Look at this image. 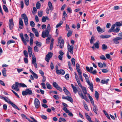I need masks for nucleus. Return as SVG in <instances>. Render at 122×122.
Returning a JSON list of instances; mask_svg holds the SVG:
<instances>
[{"mask_svg": "<svg viewBox=\"0 0 122 122\" xmlns=\"http://www.w3.org/2000/svg\"><path fill=\"white\" fill-rule=\"evenodd\" d=\"M30 24L31 26L32 27H34L35 26V24L33 21H30Z\"/></svg>", "mask_w": 122, "mask_h": 122, "instance_id": "55", "label": "nucleus"}, {"mask_svg": "<svg viewBox=\"0 0 122 122\" xmlns=\"http://www.w3.org/2000/svg\"><path fill=\"white\" fill-rule=\"evenodd\" d=\"M25 1V4L27 6H28L29 4V0H24Z\"/></svg>", "mask_w": 122, "mask_h": 122, "instance_id": "58", "label": "nucleus"}, {"mask_svg": "<svg viewBox=\"0 0 122 122\" xmlns=\"http://www.w3.org/2000/svg\"><path fill=\"white\" fill-rule=\"evenodd\" d=\"M116 26V25L115 24L113 25L111 28L109 30L108 32H112L113 30L114 29V28Z\"/></svg>", "mask_w": 122, "mask_h": 122, "instance_id": "27", "label": "nucleus"}, {"mask_svg": "<svg viewBox=\"0 0 122 122\" xmlns=\"http://www.w3.org/2000/svg\"><path fill=\"white\" fill-rule=\"evenodd\" d=\"M71 86L73 89L74 93L75 94H76L78 92V90L76 87L74 86L73 84H71Z\"/></svg>", "mask_w": 122, "mask_h": 122, "instance_id": "23", "label": "nucleus"}, {"mask_svg": "<svg viewBox=\"0 0 122 122\" xmlns=\"http://www.w3.org/2000/svg\"><path fill=\"white\" fill-rule=\"evenodd\" d=\"M53 86L56 88L59 86L58 84L56 82H53Z\"/></svg>", "mask_w": 122, "mask_h": 122, "instance_id": "51", "label": "nucleus"}, {"mask_svg": "<svg viewBox=\"0 0 122 122\" xmlns=\"http://www.w3.org/2000/svg\"><path fill=\"white\" fill-rule=\"evenodd\" d=\"M64 46V40H61L60 45V47L61 48H62Z\"/></svg>", "mask_w": 122, "mask_h": 122, "instance_id": "38", "label": "nucleus"}, {"mask_svg": "<svg viewBox=\"0 0 122 122\" xmlns=\"http://www.w3.org/2000/svg\"><path fill=\"white\" fill-rule=\"evenodd\" d=\"M23 21L22 19L20 18L19 19V27L21 29H23Z\"/></svg>", "mask_w": 122, "mask_h": 122, "instance_id": "19", "label": "nucleus"}, {"mask_svg": "<svg viewBox=\"0 0 122 122\" xmlns=\"http://www.w3.org/2000/svg\"><path fill=\"white\" fill-rule=\"evenodd\" d=\"M100 58L101 59L104 60H106L105 56L104 55H102L101 56H100Z\"/></svg>", "mask_w": 122, "mask_h": 122, "instance_id": "57", "label": "nucleus"}, {"mask_svg": "<svg viewBox=\"0 0 122 122\" xmlns=\"http://www.w3.org/2000/svg\"><path fill=\"white\" fill-rule=\"evenodd\" d=\"M3 8L5 12L7 13L9 12L8 10L5 5H3Z\"/></svg>", "mask_w": 122, "mask_h": 122, "instance_id": "35", "label": "nucleus"}, {"mask_svg": "<svg viewBox=\"0 0 122 122\" xmlns=\"http://www.w3.org/2000/svg\"><path fill=\"white\" fill-rule=\"evenodd\" d=\"M76 69L77 71V72L79 71H81V70L80 69V65L78 63H77L76 65Z\"/></svg>", "mask_w": 122, "mask_h": 122, "instance_id": "37", "label": "nucleus"}, {"mask_svg": "<svg viewBox=\"0 0 122 122\" xmlns=\"http://www.w3.org/2000/svg\"><path fill=\"white\" fill-rule=\"evenodd\" d=\"M78 93L79 95L81 98L83 99H84L86 101H87V98L86 97V95H83L81 90L79 91L78 92Z\"/></svg>", "mask_w": 122, "mask_h": 122, "instance_id": "14", "label": "nucleus"}, {"mask_svg": "<svg viewBox=\"0 0 122 122\" xmlns=\"http://www.w3.org/2000/svg\"><path fill=\"white\" fill-rule=\"evenodd\" d=\"M83 75L85 78L86 82L87 83L88 85L89 86L90 89L92 92H93V84L92 83V82H90L89 77L87 75L83 73Z\"/></svg>", "mask_w": 122, "mask_h": 122, "instance_id": "3", "label": "nucleus"}, {"mask_svg": "<svg viewBox=\"0 0 122 122\" xmlns=\"http://www.w3.org/2000/svg\"><path fill=\"white\" fill-rule=\"evenodd\" d=\"M82 90V91L84 94V95H86L87 93V91L86 90V87L82 86L81 87Z\"/></svg>", "mask_w": 122, "mask_h": 122, "instance_id": "25", "label": "nucleus"}, {"mask_svg": "<svg viewBox=\"0 0 122 122\" xmlns=\"http://www.w3.org/2000/svg\"><path fill=\"white\" fill-rule=\"evenodd\" d=\"M23 53L24 56L26 57H28V53L27 51L26 50H25L24 51H23Z\"/></svg>", "mask_w": 122, "mask_h": 122, "instance_id": "46", "label": "nucleus"}, {"mask_svg": "<svg viewBox=\"0 0 122 122\" xmlns=\"http://www.w3.org/2000/svg\"><path fill=\"white\" fill-rule=\"evenodd\" d=\"M71 10L70 8H68L67 9V11L69 13H71Z\"/></svg>", "mask_w": 122, "mask_h": 122, "instance_id": "63", "label": "nucleus"}, {"mask_svg": "<svg viewBox=\"0 0 122 122\" xmlns=\"http://www.w3.org/2000/svg\"><path fill=\"white\" fill-rule=\"evenodd\" d=\"M63 109L64 111L66 113H68L69 110H68L66 107H64L63 108Z\"/></svg>", "mask_w": 122, "mask_h": 122, "instance_id": "52", "label": "nucleus"}, {"mask_svg": "<svg viewBox=\"0 0 122 122\" xmlns=\"http://www.w3.org/2000/svg\"><path fill=\"white\" fill-rule=\"evenodd\" d=\"M34 51L36 52H38L39 51L38 47L36 46H35L34 47Z\"/></svg>", "mask_w": 122, "mask_h": 122, "instance_id": "64", "label": "nucleus"}, {"mask_svg": "<svg viewBox=\"0 0 122 122\" xmlns=\"http://www.w3.org/2000/svg\"><path fill=\"white\" fill-rule=\"evenodd\" d=\"M63 90L67 95L68 96H71L70 92L68 91L67 90L65 87H63Z\"/></svg>", "mask_w": 122, "mask_h": 122, "instance_id": "21", "label": "nucleus"}, {"mask_svg": "<svg viewBox=\"0 0 122 122\" xmlns=\"http://www.w3.org/2000/svg\"><path fill=\"white\" fill-rule=\"evenodd\" d=\"M95 96L97 99H98L99 98V94L97 91L95 92Z\"/></svg>", "mask_w": 122, "mask_h": 122, "instance_id": "43", "label": "nucleus"}, {"mask_svg": "<svg viewBox=\"0 0 122 122\" xmlns=\"http://www.w3.org/2000/svg\"><path fill=\"white\" fill-rule=\"evenodd\" d=\"M51 28L50 24H48L47 25V28L45 30L43 31L42 34V36L44 38L46 37H48L49 33L51 31Z\"/></svg>", "mask_w": 122, "mask_h": 122, "instance_id": "2", "label": "nucleus"}, {"mask_svg": "<svg viewBox=\"0 0 122 122\" xmlns=\"http://www.w3.org/2000/svg\"><path fill=\"white\" fill-rule=\"evenodd\" d=\"M21 17L24 19L25 24L26 25L28 24V18L27 16L25 14H23L21 15Z\"/></svg>", "mask_w": 122, "mask_h": 122, "instance_id": "9", "label": "nucleus"}, {"mask_svg": "<svg viewBox=\"0 0 122 122\" xmlns=\"http://www.w3.org/2000/svg\"><path fill=\"white\" fill-rule=\"evenodd\" d=\"M94 106V107L93 108V110L94 112L96 113V114H97V111H98V109L97 108V107L96 105H94V106Z\"/></svg>", "mask_w": 122, "mask_h": 122, "instance_id": "32", "label": "nucleus"}, {"mask_svg": "<svg viewBox=\"0 0 122 122\" xmlns=\"http://www.w3.org/2000/svg\"><path fill=\"white\" fill-rule=\"evenodd\" d=\"M36 7L37 9H39L41 7V4L40 3L37 2L36 4Z\"/></svg>", "mask_w": 122, "mask_h": 122, "instance_id": "49", "label": "nucleus"}, {"mask_svg": "<svg viewBox=\"0 0 122 122\" xmlns=\"http://www.w3.org/2000/svg\"><path fill=\"white\" fill-rule=\"evenodd\" d=\"M53 53L51 52H49L46 56L45 60L47 62L49 61L50 59L52 57Z\"/></svg>", "mask_w": 122, "mask_h": 122, "instance_id": "12", "label": "nucleus"}, {"mask_svg": "<svg viewBox=\"0 0 122 122\" xmlns=\"http://www.w3.org/2000/svg\"><path fill=\"white\" fill-rule=\"evenodd\" d=\"M56 72L57 74L58 75L61 74L62 75H64L65 73V71L62 69H61L60 70H57L56 71Z\"/></svg>", "mask_w": 122, "mask_h": 122, "instance_id": "20", "label": "nucleus"}, {"mask_svg": "<svg viewBox=\"0 0 122 122\" xmlns=\"http://www.w3.org/2000/svg\"><path fill=\"white\" fill-rule=\"evenodd\" d=\"M38 16L39 17H41L42 15L43 11H39L38 12Z\"/></svg>", "mask_w": 122, "mask_h": 122, "instance_id": "50", "label": "nucleus"}, {"mask_svg": "<svg viewBox=\"0 0 122 122\" xmlns=\"http://www.w3.org/2000/svg\"><path fill=\"white\" fill-rule=\"evenodd\" d=\"M23 96H26L27 95H32L33 94L32 91L29 89H26L25 91H23L22 92Z\"/></svg>", "mask_w": 122, "mask_h": 122, "instance_id": "4", "label": "nucleus"}, {"mask_svg": "<svg viewBox=\"0 0 122 122\" xmlns=\"http://www.w3.org/2000/svg\"><path fill=\"white\" fill-rule=\"evenodd\" d=\"M32 63L33 64L36 63V59L35 57L33 55L32 56Z\"/></svg>", "mask_w": 122, "mask_h": 122, "instance_id": "36", "label": "nucleus"}, {"mask_svg": "<svg viewBox=\"0 0 122 122\" xmlns=\"http://www.w3.org/2000/svg\"><path fill=\"white\" fill-rule=\"evenodd\" d=\"M111 36L110 35H101L100 36V38L102 39H104L110 37Z\"/></svg>", "mask_w": 122, "mask_h": 122, "instance_id": "29", "label": "nucleus"}, {"mask_svg": "<svg viewBox=\"0 0 122 122\" xmlns=\"http://www.w3.org/2000/svg\"><path fill=\"white\" fill-rule=\"evenodd\" d=\"M78 75L79 76V78L81 80V81L83 82V80L82 78V72L81 71H79L78 72Z\"/></svg>", "mask_w": 122, "mask_h": 122, "instance_id": "33", "label": "nucleus"}, {"mask_svg": "<svg viewBox=\"0 0 122 122\" xmlns=\"http://www.w3.org/2000/svg\"><path fill=\"white\" fill-rule=\"evenodd\" d=\"M20 87L19 83L18 82H16L15 84H13L12 86V88L15 90L17 91L19 90V88H18V87Z\"/></svg>", "mask_w": 122, "mask_h": 122, "instance_id": "6", "label": "nucleus"}, {"mask_svg": "<svg viewBox=\"0 0 122 122\" xmlns=\"http://www.w3.org/2000/svg\"><path fill=\"white\" fill-rule=\"evenodd\" d=\"M72 34V32L71 30H69L68 31L67 34V36L68 37H69Z\"/></svg>", "mask_w": 122, "mask_h": 122, "instance_id": "60", "label": "nucleus"}, {"mask_svg": "<svg viewBox=\"0 0 122 122\" xmlns=\"http://www.w3.org/2000/svg\"><path fill=\"white\" fill-rule=\"evenodd\" d=\"M53 53L51 52H49L46 56L45 60L47 62L49 61L50 59L52 57Z\"/></svg>", "mask_w": 122, "mask_h": 122, "instance_id": "11", "label": "nucleus"}, {"mask_svg": "<svg viewBox=\"0 0 122 122\" xmlns=\"http://www.w3.org/2000/svg\"><path fill=\"white\" fill-rule=\"evenodd\" d=\"M6 70L5 68H3L2 70V72L3 75L5 77H6L7 76L6 73Z\"/></svg>", "mask_w": 122, "mask_h": 122, "instance_id": "31", "label": "nucleus"}, {"mask_svg": "<svg viewBox=\"0 0 122 122\" xmlns=\"http://www.w3.org/2000/svg\"><path fill=\"white\" fill-rule=\"evenodd\" d=\"M122 40V36L117 37L114 38L112 40L114 44H118L119 43V40Z\"/></svg>", "mask_w": 122, "mask_h": 122, "instance_id": "5", "label": "nucleus"}, {"mask_svg": "<svg viewBox=\"0 0 122 122\" xmlns=\"http://www.w3.org/2000/svg\"><path fill=\"white\" fill-rule=\"evenodd\" d=\"M85 115L86 118L89 122H93L91 120V118L88 115V113H86Z\"/></svg>", "mask_w": 122, "mask_h": 122, "instance_id": "22", "label": "nucleus"}, {"mask_svg": "<svg viewBox=\"0 0 122 122\" xmlns=\"http://www.w3.org/2000/svg\"><path fill=\"white\" fill-rule=\"evenodd\" d=\"M32 30L33 32L34 33L36 36V37H38L39 36V34L37 30L34 28H32Z\"/></svg>", "mask_w": 122, "mask_h": 122, "instance_id": "17", "label": "nucleus"}, {"mask_svg": "<svg viewBox=\"0 0 122 122\" xmlns=\"http://www.w3.org/2000/svg\"><path fill=\"white\" fill-rule=\"evenodd\" d=\"M120 30V29L119 28H117L114 29L112 31V32L115 33H117Z\"/></svg>", "mask_w": 122, "mask_h": 122, "instance_id": "42", "label": "nucleus"}, {"mask_svg": "<svg viewBox=\"0 0 122 122\" xmlns=\"http://www.w3.org/2000/svg\"><path fill=\"white\" fill-rule=\"evenodd\" d=\"M20 87H27L26 85L23 83H19Z\"/></svg>", "mask_w": 122, "mask_h": 122, "instance_id": "41", "label": "nucleus"}, {"mask_svg": "<svg viewBox=\"0 0 122 122\" xmlns=\"http://www.w3.org/2000/svg\"><path fill=\"white\" fill-rule=\"evenodd\" d=\"M46 86L48 89H51L52 88L51 87V85L50 83L48 82L46 83Z\"/></svg>", "mask_w": 122, "mask_h": 122, "instance_id": "47", "label": "nucleus"}, {"mask_svg": "<svg viewBox=\"0 0 122 122\" xmlns=\"http://www.w3.org/2000/svg\"><path fill=\"white\" fill-rule=\"evenodd\" d=\"M34 104L35 108L37 109L40 106V101L36 98H35V99Z\"/></svg>", "mask_w": 122, "mask_h": 122, "instance_id": "10", "label": "nucleus"}, {"mask_svg": "<svg viewBox=\"0 0 122 122\" xmlns=\"http://www.w3.org/2000/svg\"><path fill=\"white\" fill-rule=\"evenodd\" d=\"M99 41H98L95 43H94V45L95 47L97 49H98L99 48Z\"/></svg>", "mask_w": 122, "mask_h": 122, "instance_id": "34", "label": "nucleus"}, {"mask_svg": "<svg viewBox=\"0 0 122 122\" xmlns=\"http://www.w3.org/2000/svg\"><path fill=\"white\" fill-rule=\"evenodd\" d=\"M115 25L118 26H121L122 25V21L121 22H116L115 23Z\"/></svg>", "mask_w": 122, "mask_h": 122, "instance_id": "40", "label": "nucleus"}, {"mask_svg": "<svg viewBox=\"0 0 122 122\" xmlns=\"http://www.w3.org/2000/svg\"><path fill=\"white\" fill-rule=\"evenodd\" d=\"M102 48L103 50H105L107 49V47L106 45L103 44L102 45Z\"/></svg>", "mask_w": 122, "mask_h": 122, "instance_id": "39", "label": "nucleus"}, {"mask_svg": "<svg viewBox=\"0 0 122 122\" xmlns=\"http://www.w3.org/2000/svg\"><path fill=\"white\" fill-rule=\"evenodd\" d=\"M41 85L42 86L43 88L45 89H46V85L45 83L42 82L41 83Z\"/></svg>", "mask_w": 122, "mask_h": 122, "instance_id": "62", "label": "nucleus"}, {"mask_svg": "<svg viewBox=\"0 0 122 122\" xmlns=\"http://www.w3.org/2000/svg\"><path fill=\"white\" fill-rule=\"evenodd\" d=\"M109 81V79H107L106 80H103L101 81V83L103 84H107L108 83V82Z\"/></svg>", "mask_w": 122, "mask_h": 122, "instance_id": "30", "label": "nucleus"}, {"mask_svg": "<svg viewBox=\"0 0 122 122\" xmlns=\"http://www.w3.org/2000/svg\"><path fill=\"white\" fill-rule=\"evenodd\" d=\"M76 81H77V82L78 83V85L80 87H82V86L81 85L80 83V81L79 80V79L78 80H77Z\"/></svg>", "mask_w": 122, "mask_h": 122, "instance_id": "59", "label": "nucleus"}, {"mask_svg": "<svg viewBox=\"0 0 122 122\" xmlns=\"http://www.w3.org/2000/svg\"><path fill=\"white\" fill-rule=\"evenodd\" d=\"M66 100L69 101L71 103H72L73 102V100L71 97V96H67Z\"/></svg>", "mask_w": 122, "mask_h": 122, "instance_id": "28", "label": "nucleus"}, {"mask_svg": "<svg viewBox=\"0 0 122 122\" xmlns=\"http://www.w3.org/2000/svg\"><path fill=\"white\" fill-rule=\"evenodd\" d=\"M20 87L19 83L18 82H16L15 84H13L12 86V88L15 90L17 91L19 90V88H18V87Z\"/></svg>", "mask_w": 122, "mask_h": 122, "instance_id": "7", "label": "nucleus"}, {"mask_svg": "<svg viewBox=\"0 0 122 122\" xmlns=\"http://www.w3.org/2000/svg\"><path fill=\"white\" fill-rule=\"evenodd\" d=\"M28 51L29 56L31 57L32 54V48L30 46H28Z\"/></svg>", "mask_w": 122, "mask_h": 122, "instance_id": "16", "label": "nucleus"}, {"mask_svg": "<svg viewBox=\"0 0 122 122\" xmlns=\"http://www.w3.org/2000/svg\"><path fill=\"white\" fill-rule=\"evenodd\" d=\"M71 61L72 65L74 66H75V59L74 58H72L71 59Z\"/></svg>", "mask_w": 122, "mask_h": 122, "instance_id": "53", "label": "nucleus"}, {"mask_svg": "<svg viewBox=\"0 0 122 122\" xmlns=\"http://www.w3.org/2000/svg\"><path fill=\"white\" fill-rule=\"evenodd\" d=\"M0 98L4 100L5 101L11 105L14 108L17 109L19 110H20V109L17 106L10 101L8 98L7 97H4L1 96H0Z\"/></svg>", "mask_w": 122, "mask_h": 122, "instance_id": "1", "label": "nucleus"}, {"mask_svg": "<svg viewBox=\"0 0 122 122\" xmlns=\"http://www.w3.org/2000/svg\"><path fill=\"white\" fill-rule=\"evenodd\" d=\"M74 48V46L73 45L70 46L68 44L67 46L68 52H70L72 54H73V50Z\"/></svg>", "mask_w": 122, "mask_h": 122, "instance_id": "13", "label": "nucleus"}, {"mask_svg": "<svg viewBox=\"0 0 122 122\" xmlns=\"http://www.w3.org/2000/svg\"><path fill=\"white\" fill-rule=\"evenodd\" d=\"M56 89L60 92H62V89L59 86L57 87Z\"/></svg>", "mask_w": 122, "mask_h": 122, "instance_id": "61", "label": "nucleus"}, {"mask_svg": "<svg viewBox=\"0 0 122 122\" xmlns=\"http://www.w3.org/2000/svg\"><path fill=\"white\" fill-rule=\"evenodd\" d=\"M24 36L25 38V39H24L25 42L24 41H23V42L25 45H27V42L29 41V37L27 34H25Z\"/></svg>", "mask_w": 122, "mask_h": 122, "instance_id": "18", "label": "nucleus"}, {"mask_svg": "<svg viewBox=\"0 0 122 122\" xmlns=\"http://www.w3.org/2000/svg\"><path fill=\"white\" fill-rule=\"evenodd\" d=\"M97 31L99 33H101L104 32L103 29H101L99 26H97Z\"/></svg>", "mask_w": 122, "mask_h": 122, "instance_id": "26", "label": "nucleus"}, {"mask_svg": "<svg viewBox=\"0 0 122 122\" xmlns=\"http://www.w3.org/2000/svg\"><path fill=\"white\" fill-rule=\"evenodd\" d=\"M48 5L49 7L48 9L52 11L53 10V6L52 3L50 1H49L48 2Z\"/></svg>", "mask_w": 122, "mask_h": 122, "instance_id": "24", "label": "nucleus"}, {"mask_svg": "<svg viewBox=\"0 0 122 122\" xmlns=\"http://www.w3.org/2000/svg\"><path fill=\"white\" fill-rule=\"evenodd\" d=\"M63 23V21H61L59 23L57 24L56 26V27L58 28Z\"/></svg>", "mask_w": 122, "mask_h": 122, "instance_id": "44", "label": "nucleus"}, {"mask_svg": "<svg viewBox=\"0 0 122 122\" xmlns=\"http://www.w3.org/2000/svg\"><path fill=\"white\" fill-rule=\"evenodd\" d=\"M20 36L22 41H25L24 38L23 36V35L22 33H20Z\"/></svg>", "mask_w": 122, "mask_h": 122, "instance_id": "45", "label": "nucleus"}, {"mask_svg": "<svg viewBox=\"0 0 122 122\" xmlns=\"http://www.w3.org/2000/svg\"><path fill=\"white\" fill-rule=\"evenodd\" d=\"M15 42V41L13 40H9L7 42V44L9 45L11 43Z\"/></svg>", "mask_w": 122, "mask_h": 122, "instance_id": "56", "label": "nucleus"}, {"mask_svg": "<svg viewBox=\"0 0 122 122\" xmlns=\"http://www.w3.org/2000/svg\"><path fill=\"white\" fill-rule=\"evenodd\" d=\"M14 26V24L12 19H11L9 20V26L10 29L11 30Z\"/></svg>", "mask_w": 122, "mask_h": 122, "instance_id": "15", "label": "nucleus"}, {"mask_svg": "<svg viewBox=\"0 0 122 122\" xmlns=\"http://www.w3.org/2000/svg\"><path fill=\"white\" fill-rule=\"evenodd\" d=\"M36 44L37 46L40 47L41 46V43L40 42H38V41H36Z\"/></svg>", "mask_w": 122, "mask_h": 122, "instance_id": "48", "label": "nucleus"}, {"mask_svg": "<svg viewBox=\"0 0 122 122\" xmlns=\"http://www.w3.org/2000/svg\"><path fill=\"white\" fill-rule=\"evenodd\" d=\"M86 69L88 71L90 72V73L93 75L97 73V71L96 70H94L93 71H92L93 70V68L92 67H91L90 68L89 67L86 66Z\"/></svg>", "mask_w": 122, "mask_h": 122, "instance_id": "8", "label": "nucleus"}, {"mask_svg": "<svg viewBox=\"0 0 122 122\" xmlns=\"http://www.w3.org/2000/svg\"><path fill=\"white\" fill-rule=\"evenodd\" d=\"M83 105L84 106V107L85 109L87 111H89V109L87 104L85 103H84Z\"/></svg>", "mask_w": 122, "mask_h": 122, "instance_id": "54", "label": "nucleus"}]
</instances>
